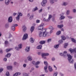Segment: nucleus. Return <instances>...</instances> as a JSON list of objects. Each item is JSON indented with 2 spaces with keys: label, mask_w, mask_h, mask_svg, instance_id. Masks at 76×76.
<instances>
[{
  "label": "nucleus",
  "mask_w": 76,
  "mask_h": 76,
  "mask_svg": "<svg viewBox=\"0 0 76 76\" xmlns=\"http://www.w3.org/2000/svg\"><path fill=\"white\" fill-rule=\"evenodd\" d=\"M59 54L60 55V56H64V57H65V56H67L68 57V59L69 63H71V64L73 63L74 61H73V59H72V57L70 55H69L68 54L66 55V54H64L63 53H60Z\"/></svg>",
  "instance_id": "f257e3e1"
},
{
  "label": "nucleus",
  "mask_w": 76,
  "mask_h": 76,
  "mask_svg": "<svg viewBox=\"0 0 76 76\" xmlns=\"http://www.w3.org/2000/svg\"><path fill=\"white\" fill-rule=\"evenodd\" d=\"M44 64L46 65L44 68V70L45 71V73H48V71L47 70V67H48V62L47 61H44Z\"/></svg>",
  "instance_id": "f03ea898"
},
{
  "label": "nucleus",
  "mask_w": 76,
  "mask_h": 76,
  "mask_svg": "<svg viewBox=\"0 0 76 76\" xmlns=\"http://www.w3.org/2000/svg\"><path fill=\"white\" fill-rule=\"evenodd\" d=\"M49 55V54L48 53H41L42 57V58H43L45 59H47V57H46V56H48Z\"/></svg>",
  "instance_id": "7ed1b4c3"
},
{
  "label": "nucleus",
  "mask_w": 76,
  "mask_h": 76,
  "mask_svg": "<svg viewBox=\"0 0 76 76\" xmlns=\"http://www.w3.org/2000/svg\"><path fill=\"white\" fill-rule=\"evenodd\" d=\"M47 0H43L41 3V5L43 7H44L45 6V4L47 3Z\"/></svg>",
  "instance_id": "20e7f679"
},
{
  "label": "nucleus",
  "mask_w": 76,
  "mask_h": 76,
  "mask_svg": "<svg viewBox=\"0 0 76 76\" xmlns=\"http://www.w3.org/2000/svg\"><path fill=\"white\" fill-rule=\"evenodd\" d=\"M45 30V31L43 32L42 37H45L47 36V35H48L49 33L47 31V30Z\"/></svg>",
  "instance_id": "39448f33"
},
{
  "label": "nucleus",
  "mask_w": 76,
  "mask_h": 76,
  "mask_svg": "<svg viewBox=\"0 0 76 76\" xmlns=\"http://www.w3.org/2000/svg\"><path fill=\"white\" fill-rule=\"evenodd\" d=\"M49 29H50V34L53 33V30L54 29V28L52 26H50L49 27Z\"/></svg>",
  "instance_id": "423d86ee"
},
{
  "label": "nucleus",
  "mask_w": 76,
  "mask_h": 76,
  "mask_svg": "<svg viewBox=\"0 0 76 76\" xmlns=\"http://www.w3.org/2000/svg\"><path fill=\"white\" fill-rule=\"evenodd\" d=\"M8 22H9L10 23H11V22H12L13 21V19L12 16H10L8 18Z\"/></svg>",
  "instance_id": "0eeeda50"
},
{
  "label": "nucleus",
  "mask_w": 76,
  "mask_h": 76,
  "mask_svg": "<svg viewBox=\"0 0 76 76\" xmlns=\"http://www.w3.org/2000/svg\"><path fill=\"white\" fill-rule=\"evenodd\" d=\"M28 38V34H26L24 35L23 37V40H25L26 39Z\"/></svg>",
  "instance_id": "6e6552de"
},
{
  "label": "nucleus",
  "mask_w": 76,
  "mask_h": 76,
  "mask_svg": "<svg viewBox=\"0 0 76 76\" xmlns=\"http://www.w3.org/2000/svg\"><path fill=\"white\" fill-rule=\"evenodd\" d=\"M44 23L42 24L38 27L39 30H41L43 29V26H44Z\"/></svg>",
  "instance_id": "1a4fd4ad"
},
{
  "label": "nucleus",
  "mask_w": 76,
  "mask_h": 76,
  "mask_svg": "<svg viewBox=\"0 0 76 76\" xmlns=\"http://www.w3.org/2000/svg\"><path fill=\"white\" fill-rule=\"evenodd\" d=\"M11 0H5V4L6 5H9V3Z\"/></svg>",
  "instance_id": "9d476101"
},
{
  "label": "nucleus",
  "mask_w": 76,
  "mask_h": 76,
  "mask_svg": "<svg viewBox=\"0 0 76 76\" xmlns=\"http://www.w3.org/2000/svg\"><path fill=\"white\" fill-rule=\"evenodd\" d=\"M48 69L50 72H52L53 71V68H52V67H51L50 66H48Z\"/></svg>",
  "instance_id": "9b49d317"
},
{
  "label": "nucleus",
  "mask_w": 76,
  "mask_h": 76,
  "mask_svg": "<svg viewBox=\"0 0 76 76\" xmlns=\"http://www.w3.org/2000/svg\"><path fill=\"white\" fill-rule=\"evenodd\" d=\"M26 52H29L30 51V47H27L25 49Z\"/></svg>",
  "instance_id": "f8f14e48"
},
{
  "label": "nucleus",
  "mask_w": 76,
  "mask_h": 76,
  "mask_svg": "<svg viewBox=\"0 0 76 76\" xmlns=\"http://www.w3.org/2000/svg\"><path fill=\"white\" fill-rule=\"evenodd\" d=\"M22 29L23 32H25L26 30V27L25 26H23L22 27Z\"/></svg>",
  "instance_id": "ddd939ff"
},
{
  "label": "nucleus",
  "mask_w": 76,
  "mask_h": 76,
  "mask_svg": "<svg viewBox=\"0 0 76 76\" xmlns=\"http://www.w3.org/2000/svg\"><path fill=\"white\" fill-rule=\"evenodd\" d=\"M27 58L28 60V61H31L32 60V58L30 56H29L27 57Z\"/></svg>",
  "instance_id": "4468645a"
},
{
  "label": "nucleus",
  "mask_w": 76,
  "mask_h": 76,
  "mask_svg": "<svg viewBox=\"0 0 76 76\" xmlns=\"http://www.w3.org/2000/svg\"><path fill=\"white\" fill-rule=\"evenodd\" d=\"M39 44H40L42 45V44H45V41L44 40H42L39 42Z\"/></svg>",
  "instance_id": "2eb2a0df"
},
{
  "label": "nucleus",
  "mask_w": 76,
  "mask_h": 76,
  "mask_svg": "<svg viewBox=\"0 0 76 76\" xmlns=\"http://www.w3.org/2000/svg\"><path fill=\"white\" fill-rule=\"evenodd\" d=\"M20 75V72H16L15 74L13 75V76H17L18 75Z\"/></svg>",
  "instance_id": "dca6fc26"
},
{
  "label": "nucleus",
  "mask_w": 76,
  "mask_h": 76,
  "mask_svg": "<svg viewBox=\"0 0 76 76\" xmlns=\"http://www.w3.org/2000/svg\"><path fill=\"white\" fill-rule=\"evenodd\" d=\"M68 4V3L66 2H64L62 4L63 6H66Z\"/></svg>",
  "instance_id": "f3484780"
},
{
  "label": "nucleus",
  "mask_w": 76,
  "mask_h": 76,
  "mask_svg": "<svg viewBox=\"0 0 76 76\" xmlns=\"http://www.w3.org/2000/svg\"><path fill=\"white\" fill-rule=\"evenodd\" d=\"M34 29H35V27H34V26H33L31 27V28L30 29V31H31V33H32V32L34 31Z\"/></svg>",
  "instance_id": "a211bd4d"
},
{
  "label": "nucleus",
  "mask_w": 76,
  "mask_h": 76,
  "mask_svg": "<svg viewBox=\"0 0 76 76\" xmlns=\"http://www.w3.org/2000/svg\"><path fill=\"white\" fill-rule=\"evenodd\" d=\"M37 49H38L39 50H41L42 48V45H39L37 46Z\"/></svg>",
  "instance_id": "6ab92c4d"
},
{
  "label": "nucleus",
  "mask_w": 76,
  "mask_h": 76,
  "mask_svg": "<svg viewBox=\"0 0 76 76\" xmlns=\"http://www.w3.org/2000/svg\"><path fill=\"white\" fill-rule=\"evenodd\" d=\"M30 41L31 43H34V39H33V38L32 37L30 39Z\"/></svg>",
  "instance_id": "aec40b11"
},
{
  "label": "nucleus",
  "mask_w": 76,
  "mask_h": 76,
  "mask_svg": "<svg viewBox=\"0 0 76 76\" xmlns=\"http://www.w3.org/2000/svg\"><path fill=\"white\" fill-rule=\"evenodd\" d=\"M60 45V44H58L57 45H54V47L55 48H58V47Z\"/></svg>",
  "instance_id": "412c9836"
},
{
  "label": "nucleus",
  "mask_w": 76,
  "mask_h": 76,
  "mask_svg": "<svg viewBox=\"0 0 76 76\" xmlns=\"http://www.w3.org/2000/svg\"><path fill=\"white\" fill-rule=\"evenodd\" d=\"M71 41H72L73 42H74V43H75H75H76V39H73V38H72L71 39Z\"/></svg>",
  "instance_id": "4be33fe9"
},
{
  "label": "nucleus",
  "mask_w": 76,
  "mask_h": 76,
  "mask_svg": "<svg viewBox=\"0 0 76 76\" xmlns=\"http://www.w3.org/2000/svg\"><path fill=\"white\" fill-rule=\"evenodd\" d=\"M9 24L8 23H7L5 26V28H9Z\"/></svg>",
  "instance_id": "5701e85b"
},
{
  "label": "nucleus",
  "mask_w": 76,
  "mask_h": 76,
  "mask_svg": "<svg viewBox=\"0 0 76 76\" xmlns=\"http://www.w3.org/2000/svg\"><path fill=\"white\" fill-rule=\"evenodd\" d=\"M11 29L12 30V31H15V27L12 25L11 27Z\"/></svg>",
  "instance_id": "b1692460"
},
{
  "label": "nucleus",
  "mask_w": 76,
  "mask_h": 76,
  "mask_svg": "<svg viewBox=\"0 0 76 76\" xmlns=\"http://www.w3.org/2000/svg\"><path fill=\"white\" fill-rule=\"evenodd\" d=\"M18 47L20 49H21L22 48V44H19L18 46Z\"/></svg>",
  "instance_id": "393cba45"
},
{
  "label": "nucleus",
  "mask_w": 76,
  "mask_h": 76,
  "mask_svg": "<svg viewBox=\"0 0 76 76\" xmlns=\"http://www.w3.org/2000/svg\"><path fill=\"white\" fill-rule=\"evenodd\" d=\"M57 26L58 28H63V25L62 24L61 25H58Z\"/></svg>",
  "instance_id": "a878e982"
},
{
  "label": "nucleus",
  "mask_w": 76,
  "mask_h": 76,
  "mask_svg": "<svg viewBox=\"0 0 76 76\" xmlns=\"http://www.w3.org/2000/svg\"><path fill=\"white\" fill-rule=\"evenodd\" d=\"M70 10H68L66 12V14L67 15H70Z\"/></svg>",
  "instance_id": "bb28decb"
},
{
  "label": "nucleus",
  "mask_w": 76,
  "mask_h": 76,
  "mask_svg": "<svg viewBox=\"0 0 76 76\" xmlns=\"http://www.w3.org/2000/svg\"><path fill=\"white\" fill-rule=\"evenodd\" d=\"M69 45V44L68 43H65L64 46V48H65L67 47V45Z\"/></svg>",
  "instance_id": "cd10ccee"
},
{
  "label": "nucleus",
  "mask_w": 76,
  "mask_h": 76,
  "mask_svg": "<svg viewBox=\"0 0 76 76\" xmlns=\"http://www.w3.org/2000/svg\"><path fill=\"white\" fill-rule=\"evenodd\" d=\"M61 31H58L56 33V34L57 35H59L61 34Z\"/></svg>",
  "instance_id": "c85d7f7f"
},
{
  "label": "nucleus",
  "mask_w": 76,
  "mask_h": 76,
  "mask_svg": "<svg viewBox=\"0 0 76 76\" xmlns=\"http://www.w3.org/2000/svg\"><path fill=\"white\" fill-rule=\"evenodd\" d=\"M57 75H58V72H56L53 73V76H57Z\"/></svg>",
  "instance_id": "c756f323"
},
{
  "label": "nucleus",
  "mask_w": 76,
  "mask_h": 76,
  "mask_svg": "<svg viewBox=\"0 0 76 76\" xmlns=\"http://www.w3.org/2000/svg\"><path fill=\"white\" fill-rule=\"evenodd\" d=\"M10 56H11V54L10 53H8L7 55L5 56L6 57H10Z\"/></svg>",
  "instance_id": "7c9ffc66"
},
{
  "label": "nucleus",
  "mask_w": 76,
  "mask_h": 76,
  "mask_svg": "<svg viewBox=\"0 0 76 76\" xmlns=\"http://www.w3.org/2000/svg\"><path fill=\"white\" fill-rule=\"evenodd\" d=\"M52 39H51V38L48 39L47 40V42H48V43H49V42H51V41Z\"/></svg>",
  "instance_id": "2f4dec72"
},
{
  "label": "nucleus",
  "mask_w": 76,
  "mask_h": 76,
  "mask_svg": "<svg viewBox=\"0 0 76 76\" xmlns=\"http://www.w3.org/2000/svg\"><path fill=\"white\" fill-rule=\"evenodd\" d=\"M52 18V15H49L48 19L50 20L51 18Z\"/></svg>",
  "instance_id": "473e14b6"
},
{
  "label": "nucleus",
  "mask_w": 76,
  "mask_h": 76,
  "mask_svg": "<svg viewBox=\"0 0 76 76\" xmlns=\"http://www.w3.org/2000/svg\"><path fill=\"white\" fill-rule=\"evenodd\" d=\"M65 18V17L64 16H61L60 18V20H62V19H64Z\"/></svg>",
  "instance_id": "72a5a7b5"
},
{
  "label": "nucleus",
  "mask_w": 76,
  "mask_h": 76,
  "mask_svg": "<svg viewBox=\"0 0 76 76\" xmlns=\"http://www.w3.org/2000/svg\"><path fill=\"white\" fill-rule=\"evenodd\" d=\"M61 38L63 40H65L66 38L64 36H61Z\"/></svg>",
  "instance_id": "f704fd0d"
},
{
  "label": "nucleus",
  "mask_w": 76,
  "mask_h": 76,
  "mask_svg": "<svg viewBox=\"0 0 76 76\" xmlns=\"http://www.w3.org/2000/svg\"><path fill=\"white\" fill-rule=\"evenodd\" d=\"M16 18L17 20H19V19H20V16H19V15H18L16 17Z\"/></svg>",
  "instance_id": "c9c22d12"
},
{
  "label": "nucleus",
  "mask_w": 76,
  "mask_h": 76,
  "mask_svg": "<svg viewBox=\"0 0 76 76\" xmlns=\"http://www.w3.org/2000/svg\"><path fill=\"white\" fill-rule=\"evenodd\" d=\"M18 16H22V14L21 12H18Z\"/></svg>",
  "instance_id": "e433bc0d"
},
{
  "label": "nucleus",
  "mask_w": 76,
  "mask_h": 76,
  "mask_svg": "<svg viewBox=\"0 0 76 76\" xmlns=\"http://www.w3.org/2000/svg\"><path fill=\"white\" fill-rule=\"evenodd\" d=\"M7 69H12V66H7Z\"/></svg>",
  "instance_id": "4c0bfd02"
},
{
  "label": "nucleus",
  "mask_w": 76,
  "mask_h": 76,
  "mask_svg": "<svg viewBox=\"0 0 76 76\" xmlns=\"http://www.w3.org/2000/svg\"><path fill=\"white\" fill-rule=\"evenodd\" d=\"M15 50H17V51H19V50H20V49L19 47H15Z\"/></svg>",
  "instance_id": "58836bf2"
},
{
  "label": "nucleus",
  "mask_w": 76,
  "mask_h": 76,
  "mask_svg": "<svg viewBox=\"0 0 76 76\" xmlns=\"http://www.w3.org/2000/svg\"><path fill=\"white\" fill-rule=\"evenodd\" d=\"M43 20L45 21V22H48L50 20L48 19V18L47 19H46L45 18H44Z\"/></svg>",
  "instance_id": "ea45409f"
},
{
  "label": "nucleus",
  "mask_w": 76,
  "mask_h": 76,
  "mask_svg": "<svg viewBox=\"0 0 76 76\" xmlns=\"http://www.w3.org/2000/svg\"><path fill=\"white\" fill-rule=\"evenodd\" d=\"M69 51L71 53H72L73 52V49H72V48H70L69 50Z\"/></svg>",
  "instance_id": "a19ab883"
},
{
  "label": "nucleus",
  "mask_w": 76,
  "mask_h": 76,
  "mask_svg": "<svg viewBox=\"0 0 76 76\" xmlns=\"http://www.w3.org/2000/svg\"><path fill=\"white\" fill-rule=\"evenodd\" d=\"M34 18V15H31V16L30 17L29 19L30 20Z\"/></svg>",
  "instance_id": "79ce46f5"
},
{
  "label": "nucleus",
  "mask_w": 76,
  "mask_h": 76,
  "mask_svg": "<svg viewBox=\"0 0 76 76\" xmlns=\"http://www.w3.org/2000/svg\"><path fill=\"white\" fill-rule=\"evenodd\" d=\"M38 10V8L37 7H36L34 9H33V11L34 12V11H35Z\"/></svg>",
  "instance_id": "37998d69"
},
{
  "label": "nucleus",
  "mask_w": 76,
  "mask_h": 76,
  "mask_svg": "<svg viewBox=\"0 0 76 76\" xmlns=\"http://www.w3.org/2000/svg\"><path fill=\"white\" fill-rule=\"evenodd\" d=\"M18 63L16 62H14L13 63V64L14 66H16L17 65Z\"/></svg>",
  "instance_id": "c03bdc74"
},
{
  "label": "nucleus",
  "mask_w": 76,
  "mask_h": 76,
  "mask_svg": "<svg viewBox=\"0 0 76 76\" xmlns=\"http://www.w3.org/2000/svg\"><path fill=\"white\" fill-rule=\"evenodd\" d=\"M6 76H9V72H6Z\"/></svg>",
  "instance_id": "a18cd8bd"
},
{
  "label": "nucleus",
  "mask_w": 76,
  "mask_h": 76,
  "mask_svg": "<svg viewBox=\"0 0 76 76\" xmlns=\"http://www.w3.org/2000/svg\"><path fill=\"white\" fill-rule=\"evenodd\" d=\"M67 17L69 18V19H72V18H73V17H72V16H67Z\"/></svg>",
  "instance_id": "49530a36"
},
{
  "label": "nucleus",
  "mask_w": 76,
  "mask_h": 76,
  "mask_svg": "<svg viewBox=\"0 0 76 76\" xmlns=\"http://www.w3.org/2000/svg\"><path fill=\"white\" fill-rule=\"evenodd\" d=\"M10 51V49H7L6 50V52L7 53H8L9 51Z\"/></svg>",
  "instance_id": "de8ad7c7"
},
{
  "label": "nucleus",
  "mask_w": 76,
  "mask_h": 76,
  "mask_svg": "<svg viewBox=\"0 0 76 76\" xmlns=\"http://www.w3.org/2000/svg\"><path fill=\"white\" fill-rule=\"evenodd\" d=\"M73 52L74 53H76V48L74 49H73Z\"/></svg>",
  "instance_id": "09e8293b"
},
{
  "label": "nucleus",
  "mask_w": 76,
  "mask_h": 76,
  "mask_svg": "<svg viewBox=\"0 0 76 76\" xmlns=\"http://www.w3.org/2000/svg\"><path fill=\"white\" fill-rule=\"evenodd\" d=\"M63 40H62V39L61 40H59V43H60V44H62V43H63Z\"/></svg>",
  "instance_id": "8fccbe9b"
},
{
  "label": "nucleus",
  "mask_w": 76,
  "mask_h": 76,
  "mask_svg": "<svg viewBox=\"0 0 76 76\" xmlns=\"http://www.w3.org/2000/svg\"><path fill=\"white\" fill-rule=\"evenodd\" d=\"M3 71V69L1 68L0 69V73H1Z\"/></svg>",
  "instance_id": "3c124183"
},
{
  "label": "nucleus",
  "mask_w": 76,
  "mask_h": 76,
  "mask_svg": "<svg viewBox=\"0 0 76 76\" xmlns=\"http://www.w3.org/2000/svg\"><path fill=\"white\" fill-rule=\"evenodd\" d=\"M5 45H7L8 44V42L6 40L5 41Z\"/></svg>",
  "instance_id": "603ef678"
},
{
  "label": "nucleus",
  "mask_w": 76,
  "mask_h": 76,
  "mask_svg": "<svg viewBox=\"0 0 76 76\" xmlns=\"http://www.w3.org/2000/svg\"><path fill=\"white\" fill-rule=\"evenodd\" d=\"M32 64H33L34 65H36V62H35V61H33L32 62Z\"/></svg>",
  "instance_id": "864d4df0"
},
{
  "label": "nucleus",
  "mask_w": 76,
  "mask_h": 76,
  "mask_svg": "<svg viewBox=\"0 0 76 76\" xmlns=\"http://www.w3.org/2000/svg\"><path fill=\"white\" fill-rule=\"evenodd\" d=\"M42 12V9H41L39 11V13H41Z\"/></svg>",
  "instance_id": "5fc2aeb1"
},
{
  "label": "nucleus",
  "mask_w": 76,
  "mask_h": 76,
  "mask_svg": "<svg viewBox=\"0 0 76 76\" xmlns=\"http://www.w3.org/2000/svg\"><path fill=\"white\" fill-rule=\"evenodd\" d=\"M39 64V62L37 61L36 63V65H38Z\"/></svg>",
  "instance_id": "6e6d98bb"
},
{
  "label": "nucleus",
  "mask_w": 76,
  "mask_h": 76,
  "mask_svg": "<svg viewBox=\"0 0 76 76\" xmlns=\"http://www.w3.org/2000/svg\"><path fill=\"white\" fill-rule=\"evenodd\" d=\"M60 75H61V76H64V74H63L62 73L60 72Z\"/></svg>",
  "instance_id": "4d7b16f0"
},
{
  "label": "nucleus",
  "mask_w": 76,
  "mask_h": 76,
  "mask_svg": "<svg viewBox=\"0 0 76 76\" xmlns=\"http://www.w3.org/2000/svg\"><path fill=\"white\" fill-rule=\"evenodd\" d=\"M12 25H13V26H15V27L18 26V24H13Z\"/></svg>",
  "instance_id": "13d9d810"
},
{
  "label": "nucleus",
  "mask_w": 76,
  "mask_h": 76,
  "mask_svg": "<svg viewBox=\"0 0 76 76\" xmlns=\"http://www.w3.org/2000/svg\"><path fill=\"white\" fill-rule=\"evenodd\" d=\"M50 1L51 3H54V0H50Z\"/></svg>",
  "instance_id": "bf43d9fd"
},
{
  "label": "nucleus",
  "mask_w": 76,
  "mask_h": 76,
  "mask_svg": "<svg viewBox=\"0 0 76 76\" xmlns=\"http://www.w3.org/2000/svg\"><path fill=\"white\" fill-rule=\"evenodd\" d=\"M39 36L41 37H42V32H40L39 34Z\"/></svg>",
  "instance_id": "052dcab7"
},
{
  "label": "nucleus",
  "mask_w": 76,
  "mask_h": 76,
  "mask_svg": "<svg viewBox=\"0 0 76 76\" xmlns=\"http://www.w3.org/2000/svg\"><path fill=\"white\" fill-rule=\"evenodd\" d=\"M0 53L2 54L3 53V51L1 49H0Z\"/></svg>",
  "instance_id": "680f3d73"
},
{
  "label": "nucleus",
  "mask_w": 76,
  "mask_h": 76,
  "mask_svg": "<svg viewBox=\"0 0 76 76\" xmlns=\"http://www.w3.org/2000/svg\"><path fill=\"white\" fill-rule=\"evenodd\" d=\"M4 61H7V58H4Z\"/></svg>",
  "instance_id": "e2e57ef3"
},
{
  "label": "nucleus",
  "mask_w": 76,
  "mask_h": 76,
  "mask_svg": "<svg viewBox=\"0 0 76 76\" xmlns=\"http://www.w3.org/2000/svg\"><path fill=\"white\" fill-rule=\"evenodd\" d=\"M23 67H26V64H24L23 65Z\"/></svg>",
  "instance_id": "0e129e2a"
},
{
  "label": "nucleus",
  "mask_w": 76,
  "mask_h": 76,
  "mask_svg": "<svg viewBox=\"0 0 76 76\" xmlns=\"http://www.w3.org/2000/svg\"><path fill=\"white\" fill-rule=\"evenodd\" d=\"M39 20H36V23H39Z\"/></svg>",
  "instance_id": "69168bd1"
},
{
  "label": "nucleus",
  "mask_w": 76,
  "mask_h": 76,
  "mask_svg": "<svg viewBox=\"0 0 76 76\" xmlns=\"http://www.w3.org/2000/svg\"><path fill=\"white\" fill-rule=\"evenodd\" d=\"M76 9H74L73 10V12L74 13H76Z\"/></svg>",
  "instance_id": "338daca9"
},
{
  "label": "nucleus",
  "mask_w": 76,
  "mask_h": 76,
  "mask_svg": "<svg viewBox=\"0 0 76 76\" xmlns=\"http://www.w3.org/2000/svg\"><path fill=\"white\" fill-rule=\"evenodd\" d=\"M75 68V69H76V63H75L74 64Z\"/></svg>",
  "instance_id": "774afa93"
}]
</instances>
